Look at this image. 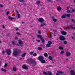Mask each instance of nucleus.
I'll return each mask as SVG.
<instances>
[{"instance_id": "obj_62", "label": "nucleus", "mask_w": 75, "mask_h": 75, "mask_svg": "<svg viewBox=\"0 0 75 75\" xmlns=\"http://www.w3.org/2000/svg\"><path fill=\"white\" fill-rule=\"evenodd\" d=\"M22 23H25V22H23Z\"/></svg>"}, {"instance_id": "obj_50", "label": "nucleus", "mask_w": 75, "mask_h": 75, "mask_svg": "<svg viewBox=\"0 0 75 75\" xmlns=\"http://www.w3.org/2000/svg\"><path fill=\"white\" fill-rule=\"evenodd\" d=\"M36 41H37V42H40V40H37Z\"/></svg>"}, {"instance_id": "obj_61", "label": "nucleus", "mask_w": 75, "mask_h": 75, "mask_svg": "<svg viewBox=\"0 0 75 75\" xmlns=\"http://www.w3.org/2000/svg\"><path fill=\"white\" fill-rule=\"evenodd\" d=\"M70 27H73V25H70Z\"/></svg>"}, {"instance_id": "obj_51", "label": "nucleus", "mask_w": 75, "mask_h": 75, "mask_svg": "<svg viewBox=\"0 0 75 75\" xmlns=\"http://www.w3.org/2000/svg\"><path fill=\"white\" fill-rule=\"evenodd\" d=\"M24 4V6H26V4H26V3H24L23 4Z\"/></svg>"}, {"instance_id": "obj_47", "label": "nucleus", "mask_w": 75, "mask_h": 75, "mask_svg": "<svg viewBox=\"0 0 75 75\" xmlns=\"http://www.w3.org/2000/svg\"><path fill=\"white\" fill-rule=\"evenodd\" d=\"M72 21H73V22H74L75 21V20L74 19H72Z\"/></svg>"}, {"instance_id": "obj_55", "label": "nucleus", "mask_w": 75, "mask_h": 75, "mask_svg": "<svg viewBox=\"0 0 75 75\" xmlns=\"http://www.w3.org/2000/svg\"><path fill=\"white\" fill-rule=\"evenodd\" d=\"M0 6L1 7H3V5H1V4H0Z\"/></svg>"}, {"instance_id": "obj_40", "label": "nucleus", "mask_w": 75, "mask_h": 75, "mask_svg": "<svg viewBox=\"0 0 75 75\" xmlns=\"http://www.w3.org/2000/svg\"><path fill=\"white\" fill-rule=\"evenodd\" d=\"M38 34H41V31L40 30H38Z\"/></svg>"}, {"instance_id": "obj_41", "label": "nucleus", "mask_w": 75, "mask_h": 75, "mask_svg": "<svg viewBox=\"0 0 75 75\" xmlns=\"http://www.w3.org/2000/svg\"><path fill=\"white\" fill-rule=\"evenodd\" d=\"M7 63H5L4 65V67H7Z\"/></svg>"}, {"instance_id": "obj_7", "label": "nucleus", "mask_w": 75, "mask_h": 75, "mask_svg": "<svg viewBox=\"0 0 75 75\" xmlns=\"http://www.w3.org/2000/svg\"><path fill=\"white\" fill-rule=\"evenodd\" d=\"M70 72L71 73V75H75V72L73 70H71L70 71Z\"/></svg>"}, {"instance_id": "obj_17", "label": "nucleus", "mask_w": 75, "mask_h": 75, "mask_svg": "<svg viewBox=\"0 0 75 75\" xmlns=\"http://www.w3.org/2000/svg\"><path fill=\"white\" fill-rule=\"evenodd\" d=\"M48 59H50V60L51 61V60H52V56H50L48 57Z\"/></svg>"}, {"instance_id": "obj_58", "label": "nucleus", "mask_w": 75, "mask_h": 75, "mask_svg": "<svg viewBox=\"0 0 75 75\" xmlns=\"http://www.w3.org/2000/svg\"><path fill=\"white\" fill-rule=\"evenodd\" d=\"M47 1H50V2H51V0H47Z\"/></svg>"}, {"instance_id": "obj_29", "label": "nucleus", "mask_w": 75, "mask_h": 75, "mask_svg": "<svg viewBox=\"0 0 75 75\" xmlns=\"http://www.w3.org/2000/svg\"><path fill=\"white\" fill-rule=\"evenodd\" d=\"M1 71H4L5 72H6V70L4 69H3V68H2L1 69Z\"/></svg>"}, {"instance_id": "obj_49", "label": "nucleus", "mask_w": 75, "mask_h": 75, "mask_svg": "<svg viewBox=\"0 0 75 75\" xmlns=\"http://www.w3.org/2000/svg\"><path fill=\"white\" fill-rule=\"evenodd\" d=\"M14 38L15 40H17L18 39V38L17 37H15Z\"/></svg>"}, {"instance_id": "obj_24", "label": "nucleus", "mask_w": 75, "mask_h": 75, "mask_svg": "<svg viewBox=\"0 0 75 75\" xmlns=\"http://www.w3.org/2000/svg\"><path fill=\"white\" fill-rule=\"evenodd\" d=\"M53 21H54V22H57V20L55 18H54L53 19Z\"/></svg>"}, {"instance_id": "obj_3", "label": "nucleus", "mask_w": 75, "mask_h": 75, "mask_svg": "<svg viewBox=\"0 0 75 75\" xmlns=\"http://www.w3.org/2000/svg\"><path fill=\"white\" fill-rule=\"evenodd\" d=\"M59 38L61 41H64V40H65V36L63 35L60 36Z\"/></svg>"}, {"instance_id": "obj_23", "label": "nucleus", "mask_w": 75, "mask_h": 75, "mask_svg": "<svg viewBox=\"0 0 75 75\" xmlns=\"http://www.w3.org/2000/svg\"><path fill=\"white\" fill-rule=\"evenodd\" d=\"M59 50H63V47H61V46H60L59 47Z\"/></svg>"}, {"instance_id": "obj_56", "label": "nucleus", "mask_w": 75, "mask_h": 75, "mask_svg": "<svg viewBox=\"0 0 75 75\" xmlns=\"http://www.w3.org/2000/svg\"><path fill=\"white\" fill-rule=\"evenodd\" d=\"M16 31H18V28H17L16 29Z\"/></svg>"}, {"instance_id": "obj_53", "label": "nucleus", "mask_w": 75, "mask_h": 75, "mask_svg": "<svg viewBox=\"0 0 75 75\" xmlns=\"http://www.w3.org/2000/svg\"><path fill=\"white\" fill-rule=\"evenodd\" d=\"M75 11V10H74V9H73L72 10V11L73 12H74Z\"/></svg>"}, {"instance_id": "obj_34", "label": "nucleus", "mask_w": 75, "mask_h": 75, "mask_svg": "<svg viewBox=\"0 0 75 75\" xmlns=\"http://www.w3.org/2000/svg\"><path fill=\"white\" fill-rule=\"evenodd\" d=\"M64 51L62 50L61 51V52H60V53L62 54H64Z\"/></svg>"}, {"instance_id": "obj_39", "label": "nucleus", "mask_w": 75, "mask_h": 75, "mask_svg": "<svg viewBox=\"0 0 75 75\" xmlns=\"http://www.w3.org/2000/svg\"><path fill=\"white\" fill-rule=\"evenodd\" d=\"M13 70L14 71H16V69L15 68L13 67Z\"/></svg>"}, {"instance_id": "obj_64", "label": "nucleus", "mask_w": 75, "mask_h": 75, "mask_svg": "<svg viewBox=\"0 0 75 75\" xmlns=\"http://www.w3.org/2000/svg\"><path fill=\"white\" fill-rule=\"evenodd\" d=\"M74 3H75V0H74Z\"/></svg>"}, {"instance_id": "obj_25", "label": "nucleus", "mask_w": 75, "mask_h": 75, "mask_svg": "<svg viewBox=\"0 0 75 75\" xmlns=\"http://www.w3.org/2000/svg\"><path fill=\"white\" fill-rule=\"evenodd\" d=\"M48 43L50 45H51V44H52V42H51V41H49L48 42Z\"/></svg>"}, {"instance_id": "obj_42", "label": "nucleus", "mask_w": 75, "mask_h": 75, "mask_svg": "<svg viewBox=\"0 0 75 75\" xmlns=\"http://www.w3.org/2000/svg\"><path fill=\"white\" fill-rule=\"evenodd\" d=\"M71 29H73V30H75V27H72L71 28Z\"/></svg>"}, {"instance_id": "obj_5", "label": "nucleus", "mask_w": 75, "mask_h": 75, "mask_svg": "<svg viewBox=\"0 0 75 75\" xmlns=\"http://www.w3.org/2000/svg\"><path fill=\"white\" fill-rule=\"evenodd\" d=\"M44 19L42 18H39L38 19V21L40 23H44Z\"/></svg>"}, {"instance_id": "obj_9", "label": "nucleus", "mask_w": 75, "mask_h": 75, "mask_svg": "<svg viewBox=\"0 0 75 75\" xmlns=\"http://www.w3.org/2000/svg\"><path fill=\"white\" fill-rule=\"evenodd\" d=\"M22 68L25 69H28V66H26L25 65H23L22 66Z\"/></svg>"}, {"instance_id": "obj_10", "label": "nucleus", "mask_w": 75, "mask_h": 75, "mask_svg": "<svg viewBox=\"0 0 75 75\" xmlns=\"http://www.w3.org/2000/svg\"><path fill=\"white\" fill-rule=\"evenodd\" d=\"M66 54L67 57H69V56H71V53L68 52H66Z\"/></svg>"}, {"instance_id": "obj_20", "label": "nucleus", "mask_w": 75, "mask_h": 75, "mask_svg": "<svg viewBox=\"0 0 75 75\" xmlns=\"http://www.w3.org/2000/svg\"><path fill=\"white\" fill-rule=\"evenodd\" d=\"M25 55H26V53H25L24 54H22V57H25Z\"/></svg>"}, {"instance_id": "obj_30", "label": "nucleus", "mask_w": 75, "mask_h": 75, "mask_svg": "<svg viewBox=\"0 0 75 75\" xmlns=\"http://www.w3.org/2000/svg\"><path fill=\"white\" fill-rule=\"evenodd\" d=\"M8 18L9 20H11L12 19V18L11 16H9L8 17Z\"/></svg>"}, {"instance_id": "obj_14", "label": "nucleus", "mask_w": 75, "mask_h": 75, "mask_svg": "<svg viewBox=\"0 0 75 75\" xmlns=\"http://www.w3.org/2000/svg\"><path fill=\"white\" fill-rule=\"evenodd\" d=\"M41 63L42 64H45V60L43 59L41 61Z\"/></svg>"}, {"instance_id": "obj_32", "label": "nucleus", "mask_w": 75, "mask_h": 75, "mask_svg": "<svg viewBox=\"0 0 75 75\" xmlns=\"http://www.w3.org/2000/svg\"><path fill=\"white\" fill-rule=\"evenodd\" d=\"M33 56H34V57H35L37 56V54L35 53H34L33 54Z\"/></svg>"}, {"instance_id": "obj_31", "label": "nucleus", "mask_w": 75, "mask_h": 75, "mask_svg": "<svg viewBox=\"0 0 75 75\" xmlns=\"http://www.w3.org/2000/svg\"><path fill=\"white\" fill-rule=\"evenodd\" d=\"M63 43H64V44H67V42L66 41H64L63 42Z\"/></svg>"}, {"instance_id": "obj_45", "label": "nucleus", "mask_w": 75, "mask_h": 75, "mask_svg": "<svg viewBox=\"0 0 75 75\" xmlns=\"http://www.w3.org/2000/svg\"><path fill=\"white\" fill-rule=\"evenodd\" d=\"M67 12L68 13H71V11H69V10H67Z\"/></svg>"}, {"instance_id": "obj_28", "label": "nucleus", "mask_w": 75, "mask_h": 75, "mask_svg": "<svg viewBox=\"0 0 75 75\" xmlns=\"http://www.w3.org/2000/svg\"><path fill=\"white\" fill-rule=\"evenodd\" d=\"M37 37L38 38H42V36L40 35H38L37 36Z\"/></svg>"}, {"instance_id": "obj_6", "label": "nucleus", "mask_w": 75, "mask_h": 75, "mask_svg": "<svg viewBox=\"0 0 75 75\" xmlns=\"http://www.w3.org/2000/svg\"><path fill=\"white\" fill-rule=\"evenodd\" d=\"M38 58V59L40 61L42 60H43V59H44V57H43L42 56H40Z\"/></svg>"}, {"instance_id": "obj_54", "label": "nucleus", "mask_w": 75, "mask_h": 75, "mask_svg": "<svg viewBox=\"0 0 75 75\" xmlns=\"http://www.w3.org/2000/svg\"><path fill=\"white\" fill-rule=\"evenodd\" d=\"M55 18V17H54V16H52V17L51 18L53 19V18Z\"/></svg>"}, {"instance_id": "obj_48", "label": "nucleus", "mask_w": 75, "mask_h": 75, "mask_svg": "<svg viewBox=\"0 0 75 75\" xmlns=\"http://www.w3.org/2000/svg\"><path fill=\"white\" fill-rule=\"evenodd\" d=\"M17 34H18V35H20V33L18 32H17L16 33Z\"/></svg>"}, {"instance_id": "obj_59", "label": "nucleus", "mask_w": 75, "mask_h": 75, "mask_svg": "<svg viewBox=\"0 0 75 75\" xmlns=\"http://www.w3.org/2000/svg\"><path fill=\"white\" fill-rule=\"evenodd\" d=\"M3 28H5V26H4V25H3Z\"/></svg>"}, {"instance_id": "obj_43", "label": "nucleus", "mask_w": 75, "mask_h": 75, "mask_svg": "<svg viewBox=\"0 0 75 75\" xmlns=\"http://www.w3.org/2000/svg\"><path fill=\"white\" fill-rule=\"evenodd\" d=\"M9 13H10V12L9 11H7L6 13V14L7 15V16H8V14H9Z\"/></svg>"}, {"instance_id": "obj_27", "label": "nucleus", "mask_w": 75, "mask_h": 75, "mask_svg": "<svg viewBox=\"0 0 75 75\" xmlns=\"http://www.w3.org/2000/svg\"><path fill=\"white\" fill-rule=\"evenodd\" d=\"M44 55L45 57H47L48 56V54H47V53H45L44 54Z\"/></svg>"}, {"instance_id": "obj_38", "label": "nucleus", "mask_w": 75, "mask_h": 75, "mask_svg": "<svg viewBox=\"0 0 75 75\" xmlns=\"http://www.w3.org/2000/svg\"><path fill=\"white\" fill-rule=\"evenodd\" d=\"M69 28L68 27H67V28H65V30H69Z\"/></svg>"}, {"instance_id": "obj_4", "label": "nucleus", "mask_w": 75, "mask_h": 75, "mask_svg": "<svg viewBox=\"0 0 75 75\" xmlns=\"http://www.w3.org/2000/svg\"><path fill=\"white\" fill-rule=\"evenodd\" d=\"M48 73H47L45 71H43V74H45V75H52V74L51 73V72H50L49 71H47Z\"/></svg>"}, {"instance_id": "obj_16", "label": "nucleus", "mask_w": 75, "mask_h": 75, "mask_svg": "<svg viewBox=\"0 0 75 75\" xmlns=\"http://www.w3.org/2000/svg\"><path fill=\"white\" fill-rule=\"evenodd\" d=\"M62 8H61V6H59L57 7V10L58 11H59V10H61Z\"/></svg>"}, {"instance_id": "obj_11", "label": "nucleus", "mask_w": 75, "mask_h": 75, "mask_svg": "<svg viewBox=\"0 0 75 75\" xmlns=\"http://www.w3.org/2000/svg\"><path fill=\"white\" fill-rule=\"evenodd\" d=\"M17 13L18 15V18H20V17H21V16H20V14L18 13V11L17 10H16L15 11Z\"/></svg>"}, {"instance_id": "obj_1", "label": "nucleus", "mask_w": 75, "mask_h": 75, "mask_svg": "<svg viewBox=\"0 0 75 75\" xmlns=\"http://www.w3.org/2000/svg\"><path fill=\"white\" fill-rule=\"evenodd\" d=\"M18 53L17 51H16V49H13V52L12 54L13 56V57H17L18 55Z\"/></svg>"}, {"instance_id": "obj_60", "label": "nucleus", "mask_w": 75, "mask_h": 75, "mask_svg": "<svg viewBox=\"0 0 75 75\" xmlns=\"http://www.w3.org/2000/svg\"><path fill=\"white\" fill-rule=\"evenodd\" d=\"M4 52H5L4 51H3L2 52V54H4Z\"/></svg>"}, {"instance_id": "obj_19", "label": "nucleus", "mask_w": 75, "mask_h": 75, "mask_svg": "<svg viewBox=\"0 0 75 75\" xmlns=\"http://www.w3.org/2000/svg\"><path fill=\"white\" fill-rule=\"evenodd\" d=\"M38 50L39 51H41V50H42V48L41 47H39L38 48Z\"/></svg>"}, {"instance_id": "obj_52", "label": "nucleus", "mask_w": 75, "mask_h": 75, "mask_svg": "<svg viewBox=\"0 0 75 75\" xmlns=\"http://www.w3.org/2000/svg\"><path fill=\"white\" fill-rule=\"evenodd\" d=\"M50 38H52V35H51V33H50Z\"/></svg>"}, {"instance_id": "obj_46", "label": "nucleus", "mask_w": 75, "mask_h": 75, "mask_svg": "<svg viewBox=\"0 0 75 75\" xmlns=\"http://www.w3.org/2000/svg\"><path fill=\"white\" fill-rule=\"evenodd\" d=\"M53 31H54V33H56V32H57V30H53Z\"/></svg>"}, {"instance_id": "obj_33", "label": "nucleus", "mask_w": 75, "mask_h": 75, "mask_svg": "<svg viewBox=\"0 0 75 75\" xmlns=\"http://www.w3.org/2000/svg\"><path fill=\"white\" fill-rule=\"evenodd\" d=\"M19 2H24V0H19Z\"/></svg>"}, {"instance_id": "obj_8", "label": "nucleus", "mask_w": 75, "mask_h": 75, "mask_svg": "<svg viewBox=\"0 0 75 75\" xmlns=\"http://www.w3.org/2000/svg\"><path fill=\"white\" fill-rule=\"evenodd\" d=\"M6 52L8 55H10L11 54V51L9 49H7L6 50Z\"/></svg>"}, {"instance_id": "obj_44", "label": "nucleus", "mask_w": 75, "mask_h": 75, "mask_svg": "<svg viewBox=\"0 0 75 75\" xmlns=\"http://www.w3.org/2000/svg\"><path fill=\"white\" fill-rule=\"evenodd\" d=\"M12 44L13 45H16V43L14 42H12Z\"/></svg>"}, {"instance_id": "obj_57", "label": "nucleus", "mask_w": 75, "mask_h": 75, "mask_svg": "<svg viewBox=\"0 0 75 75\" xmlns=\"http://www.w3.org/2000/svg\"><path fill=\"white\" fill-rule=\"evenodd\" d=\"M19 60L20 61H22V60H23V59L22 58L20 59Z\"/></svg>"}, {"instance_id": "obj_37", "label": "nucleus", "mask_w": 75, "mask_h": 75, "mask_svg": "<svg viewBox=\"0 0 75 75\" xmlns=\"http://www.w3.org/2000/svg\"><path fill=\"white\" fill-rule=\"evenodd\" d=\"M30 55H33V52H30Z\"/></svg>"}, {"instance_id": "obj_12", "label": "nucleus", "mask_w": 75, "mask_h": 75, "mask_svg": "<svg viewBox=\"0 0 75 75\" xmlns=\"http://www.w3.org/2000/svg\"><path fill=\"white\" fill-rule=\"evenodd\" d=\"M62 34V35H67V32L65 31H62L61 33Z\"/></svg>"}, {"instance_id": "obj_35", "label": "nucleus", "mask_w": 75, "mask_h": 75, "mask_svg": "<svg viewBox=\"0 0 75 75\" xmlns=\"http://www.w3.org/2000/svg\"><path fill=\"white\" fill-rule=\"evenodd\" d=\"M66 17H70V15L69 14H66Z\"/></svg>"}, {"instance_id": "obj_26", "label": "nucleus", "mask_w": 75, "mask_h": 75, "mask_svg": "<svg viewBox=\"0 0 75 75\" xmlns=\"http://www.w3.org/2000/svg\"><path fill=\"white\" fill-rule=\"evenodd\" d=\"M46 45L47 47H51V45L49 44H47Z\"/></svg>"}, {"instance_id": "obj_2", "label": "nucleus", "mask_w": 75, "mask_h": 75, "mask_svg": "<svg viewBox=\"0 0 75 75\" xmlns=\"http://www.w3.org/2000/svg\"><path fill=\"white\" fill-rule=\"evenodd\" d=\"M30 64L32 67H34L37 64V62L35 60H32L30 62Z\"/></svg>"}, {"instance_id": "obj_15", "label": "nucleus", "mask_w": 75, "mask_h": 75, "mask_svg": "<svg viewBox=\"0 0 75 75\" xmlns=\"http://www.w3.org/2000/svg\"><path fill=\"white\" fill-rule=\"evenodd\" d=\"M40 40H42V43H44V42H45V40H44V39L43 38H41Z\"/></svg>"}, {"instance_id": "obj_21", "label": "nucleus", "mask_w": 75, "mask_h": 75, "mask_svg": "<svg viewBox=\"0 0 75 75\" xmlns=\"http://www.w3.org/2000/svg\"><path fill=\"white\" fill-rule=\"evenodd\" d=\"M66 15H63L62 16V18H66Z\"/></svg>"}, {"instance_id": "obj_36", "label": "nucleus", "mask_w": 75, "mask_h": 75, "mask_svg": "<svg viewBox=\"0 0 75 75\" xmlns=\"http://www.w3.org/2000/svg\"><path fill=\"white\" fill-rule=\"evenodd\" d=\"M58 73H59V74H63V72L61 71H58Z\"/></svg>"}, {"instance_id": "obj_13", "label": "nucleus", "mask_w": 75, "mask_h": 75, "mask_svg": "<svg viewBox=\"0 0 75 75\" xmlns=\"http://www.w3.org/2000/svg\"><path fill=\"white\" fill-rule=\"evenodd\" d=\"M18 43L20 45H21L23 44V42L21 40H18Z\"/></svg>"}, {"instance_id": "obj_18", "label": "nucleus", "mask_w": 75, "mask_h": 75, "mask_svg": "<svg viewBox=\"0 0 75 75\" xmlns=\"http://www.w3.org/2000/svg\"><path fill=\"white\" fill-rule=\"evenodd\" d=\"M41 3V1H38L36 2V4H40Z\"/></svg>"}, {"instance_id": "obj_63", "label": "nucleus", "mask_w": 75, "mask_h": 75, "mask_svg": "<svg viewBox=\"0 0 75 75\" xmlns=\"http://www.w3.org/2000/svg\"><path fill=\"white\" fill-rule=\"evenodd\" d=\"M66 60L67 61H68V58L66 59Z\"/></svg>"}, {"instance_id": "obj_22", "label": "nucleus", "mask_w": 75, "mask_h": 75, "mask_svg": "<svg viewBox=\"0 0 75 75\" xmlns=\"http://www.w3.org/2000/svg\"><path fill=\"white\" fill-rule=\"evenodd\" d=\"M46 24L45 23H43L41 24V26L43 27V26H44L45 25H46Z\"/></svg>"}]
</instances>
